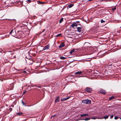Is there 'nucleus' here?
Wrapping results in <instances>:
<instances>
[{"instance_id":"1","label":"nucleus","mask_w":121,"mask_h":121,"mask_svg":"<svg viewBox=\"0 0 121 121\" xmlns=\"http://www.w3.org/2000/svg\"><path fill=\"white\" fill-rule=\"evenodd\" d=\"M91 101L88 99H86L82 101V102L86 104H89L91 103Z\"/></svg>"},{"instance_id":"2","label":"nucleus","mask_w":121,"mask_h":121,"mask_svg":"<svg viewBox=\"0 0 121 121\" xmlns=\"http://www.w3.org/2000/svg\"><path fill=\"white\" fill-rule=\"evenodd\" d=\"M77 23H79V22L78 21H76V22L74 23L73 24H72L70 26L71 28H74V27H76L78 25H80V24H78Z\"/></svg>"},{"instance_id":"3","label":"nucleus","mask_w":121,"mask_h":121,"mask_svg":"<svg viewBox=\"0 0 121 121\" xmlns=\"http://www.w3.org/2000/svg\"><path fill=\"white\" fill-rule=\"evenodd\" d=\"M92 90V89L89 87H86L85 90V91L86 92H90Z\"/></svg>"},{"instance_id":"4","label":"nucleus","mask_w":121,"mask_h":121,"mask_svg":"<svg viewBox=\"0 0 121 121\" xmlns=\"http://www.w3.org/2000/svg\"><path fill=\"white\" fill-rule=\"evenodd\" d=\"M99 92L100 93L104 94H105L106 93V91L105 90L102 89H100L99 91Z\"/></svg>"},{"instance_id":"5","label":"nucleus","mask_w":121,"mask_h":121,"mask_svg":"<svg viewBox=\"0 0 121 121\" xmlns=\"http://www.w3.org/2000/svg\"><path fill=\"white\" fill-rule=\"evenodd\" d=\"M17 33L16 32V31H11V32L10 33V34H11L13 36L15 35Z\"/></svg>"},{"instance_id":"6","label":"nucleus","mask_w":121,"mask_h":121,"mask_svg":"<svg viewBox=\"0 0 121 121\" xmlns=\"http://www.w3.org/2000/svg\"><path fill=\"white\" fill-rule=\"evenodd\" d=\"M49 45H48L45 46L44 47L43 49V50H45L46 49H49Z\"/></svg>"},{"instance_id":"7","label":"nucleus","mask_w":121,"mask_h":121,"mask_svg":"<svg viewBox=\"0 0 121 121\" xmlns=\"http://www.w3.org/2000/svg\"><path fill=\"white\" fill-rule=\"evenodd\" d=\"M65 45L64 43H63L62 42L60 44V45L59 47L60 48H61L65 46Z\"/></svg>"},{"instance_id":"8","label":"nucleus","mask_w":121,"mask_h":121,"mask_svg":"<svg viewBox=\"0 0 121 121\" xmlns=\"http://www.w3.org/2000/svg\"><path fill=\"white\" fill-rule=\"evenodd\" d=\"M71 97H68L66 98H63L61 99V100L62 101H65L67 99H69Z\"/></svg>"},{"instance_id":"9","label":"nucleus","mask_w":121,"mask_h":121,"mask_svg":"<svg viewBox=\"0 0 121 121\" xmlns=\"http://www.w3.org/2000/svg\"><path fill=\"white\" fill-rule=\"evenodd\" d=\"M59 97L58 96L56 98L55 101V103H57L59 102Z\"/></svg>"},{"instance_id":"10","label":"nucleus","mask_w":121,"mask_h":121,"mask_svg":"<svg viewBox=\"0 0 121 121\" xmlns=\"http://www.w3.org/2000/svg\"><path fill=\"white\" fill-rule=\"evenodd\" d=\"M82 72L81 71H78L75 73L74 74H82Z\"/></svg>"},{"instance_id":"11","label":"nucleus","mask_w":121,"mask_h":121,"mask_svg":"<svg viewBox=\"0 0 121 121\" xmlns=\"http://www.w3.org/2000/svg\"><path fill=\"white\" fill-rule=\"evenodd\" d=\"M115 98V97L113 96H112L111 97H110L109 98V100H111L112 99H114Z\"/></svg>"},{"instance_id":"12","label":"nucleus","mask_w":121,"mask_h":121,"mask_svg":"<svg viewBox=\"0 0 121 121\" xmlns=\"http://www.w3.org/2000/svg\"><path fill=\"white\" fill-rule=\"evenodd\" d=\"M109 116V115H106L104 117H103V118H104L105 119H107L108 118Z\"/></svg>"},{"instance_id":"13","label":"nucleus","mask_w":121,"mask_h":121,"mask_svg":"<svg viewBox=\"0 0 121 121\" xmlns=\"http://www.w3.org/2000/svg\"><path fill=\"white\" fill-rule=\"evenodd\" d=\"M80 115L81 116V117H82L86 116H88V115L87 114H84L81 115Z\"/></svg>"},{"instance_id":"14","label":"nucleus","mask_w":121,"mask_h":121,"mask_svg":"<svg viewBox=\"0 0 121 121\" xmlns=\"http://www.w3.org/2000/svg\"><path fill=\"white\" fill-rule=\"evenodd\" d=\"M75 50L74 49H73L72 50H71L70 52V54H72L73 53L74 51Z\"/></svg>"},{"instance_id":"15","label":"nucleus","mask_w":121,"mask_h":121,"mask_svg":"<svg viewBox=\"0 0 121 121\" xmlns=\"http://www.w3.org/2000/svg\"><path fill=\"white\" fill-rule=\"evenodd\" d=\"M82 27H78L77 28V29L78 30H80L82 29Z\"/></svg>"},{"instance_id":"16","label":"nucleus","mask_w":121,"mask_h":121,"mask_svg":"<svg viewBox=\"0 0 121 121\" xmlns=\"http://www.w3.org/2000/svg\"><path fill=\"white\" fill-rule=\"evenodd\" d=\"M60 59H61L65 60L66 59V58L63 56H61L60 57Z\"/></svg>"},{"instance_id":"17","label":"nucleus","mask_w":121,"mask_h":121,"mask_svg":"<svg viewBox=\"0 0 121 121\" xmlns=\"http://www.w3.org/2000/svg\"><path fill=\"white\" fill-rule=\"evenodd\" d=\"M63 20V18H62L59 21V23H61Z\"/></svg>"},{"instance_id":"18","label":"nucleus","mask_w":121,"mask_h":121,"mask_svg":"<svg viewBox=\"0 0 121 121\" xmlns=\"http://www.w3.org/2000/svg\"><path fill=\"white\" fill-rule=\"evenodd\" d=\"M74 5V4H70V5H69V6L68 7L70 8L72 7Z\"/></svg>"},{"instance_id":"19","label":"nucleus","mask_w":121,"mask_h":121,"mask_svg":"<svg viewBox=\"0 0 121 121\" xmlns=\"http://www.w3.org/2000/svg\"><path fill=\"white\" fill-rule=\"evenodd\" d=\"M90 118H86L84 119H83L82 120H84L86 121H88L90 120Z\"/></svg>"},{"instance_id":"20","label":"nucleus","mask_w":121,"mask_h":121,"mask_svg":"<svg viewBox=\"0 0 121 121\" xmlns=\"http://www.w3.org/2000/svg\"><path fill=\"white\" fill-rule=\"evenodd\" d=\"M112 10L113 11H114L116 9V7H114L113 8H112Z\"/></svg>"},{"instance_id":"21","label":"nucleus","mask_w":121,"mask_h":121,"mask_svg":"<svg viewBox=\"0 0 121 121\" xmlns=\"http://www.w3.org/2000/svg\"><path fill=\"white\" fill-rule=\"evenodd\" d=\"M82 31H76L77 32V33L78 35H80V34H79L78 33H80Z\"/></svg>"},{"instance_id":"22","label":"nucleus","mask_w":121,"mask_h":121,"mask_svg":"<svg viewBox=\"0 0 121 121\" xmlns=\"http://www.w3.org/2000/svg\"><path fill=\"white\" fill-rule=\"evenodd\" d=\"M22 103L23 105L25 106H26V104L25 102H24L23 100L22 101Z\"/></svg>"},{"instance_id":"23","label":"nucleus","mask_w":121,"mask_h":121,"mask_svg":"<svg viewBox=\"0 0 121 121\" xmlns=\"http://www.w3.org/2000/svg\"><path fill=\"white\" fill-rule=\"evenodd\" d=\"M62 34H58L57 35H56V37H59L60 36H61Z\"/></svg>"},{"instance_id":"24","label":"nucleus","mask_w":121,"mask_h":121,"mask_svg":"<svg viewBox=\"0 0 121 121\" xmlns=\"http://www.w3.org/2000/svg\"><path fill=\"white\" fill-rule=\"evenodd\" d=\"M8 52L9 53V55L10 54V55H11L12 54L13 55L14 54L13 53H12L11 52Z\"/></svg>"},{"instance_id":"25","label":"nucleus","mask_w":121,"mask_h":121,"mask_svg":"<svg viewBox=\"0 0 121 121\" xmlns=\"http://www.w3.org/2000/svg\"><path fill=\"white\" fill-rule=\"evenodd\" d=\"M105 22V21H104L103 19H101V23H103L104 22Z\"/></svg>"},{"instance_id":"26","label":"nucleus","mask_w":121,"mask_h":121,"mask_svg":"<svg viewBox=\"0 0 121 121\" xmlns=\"http://www.w3.org/2000/svg\"><path fill=\"white\" fill-rule=\"evenodd\" d=\"M97 118H96L95 117H92V118H90V119H96Z\"/></svg>"},{"instance_id":"27","label":"nucleus","mask_w":121,"mask_h":121,"mask_svg":"<svg viewBox=\"0 0 121 121\" xmlns=\"http://www.w3.org/2000/svg\"><path fill=\"white\" fill-rule=\"evenodd\" d=\"M31 0H27L26 2H28L29 3H30L31 2Z\"/></svg>"},{"instance_id":"28","label":"nucleus","mask_w":121,"mask_h":121,"mask_svg":"<svg viewBox=\"0 0 121 121\" xmlns=\"http://www.w3.org/2000/svg\"><path fill=\"white\" fill-rule=\"evenodd\" d=\"M119 118V117L117 116H115L114 117V119L115 120Z\"/></svg>"},{"instance_id":"29","label":"nucleus","mask_w":121,"mask_h":121,"mask_svg":"<svg viewBox=\"0 0 121 121\" xmlns=\"http://www.w3.org/2000/svg\"><path fill=\"white\" fill-rule=\"evenodd\" d=\"M17 114H18V115H22V113L19 112V113H17Z\"/></svg>"},{"instance_id":"30","label":"nucleus","mask_w":121,"mask_h":121,"mask_svg":"<svg viewBox=\"0 0 121 121\" xmlns=\"http://www.w3.org/2000/svg\"><path fill=\"white\" fill-rule=\"evenodd\" d=\"M12 108H9V110L10 111V112H11L12 111Z\"/></svg>"},{"instance_id":"31","label":"nucleus","mask_w":121,"mask_h":121,"mask_svg":"<svg viewBox=\"0 0 121 121\" xmlns=\"http://www.w3.org/2000/svg\"><path fill=\"white\" fill-rule=\"evenodd\" d=\"M113 115H112L111 116V117H110V118L111 119L112 118H113Z\"/></svg>"},{"instance_id":"32","label":"nucleus","mask_w":121,"mask_h":121,"mask_svg":"<svg viewBox=\"0 0 121 121\" xmlns=\"http://www.w3.org/2000/svg\"><path fill=\"white\" fill-rule=\"evenodd\" d=\"M99 118L101 119H103V117H99Z\"/></svg>"},{"instance_id":"33","label":"nucleus","mask_w":121,"mask_h":121,"mask_svg":"<svg viewBox=\"0 0 121 121\" xmlns=\"http://www.w3.org/2000/svg\"><path fill=\"white\" fill-rule=\"evenodd\" d=\"M117 31V32H121V31L119 30V31Z\"/></svg>"},{"instance_id":"34","label":"nucleus","mask_w":121,"mask_h":121,"mask_svg":"<svg viewBox=\"0 0 121 121\" xmlns=\"http://www.w3.org/2000/svg\"><path fill=\"white\" fill-rule=\"evenodd\" d=\"M56 115H53V116H52V117H54V116H56Z\"/></svg>"},{"instance_id":"35","label":"nucleus","mask_w":121,"mask_h":121,"mask_svg":"<svg viewBox=\"0 0 121 121\" xmlns=\"http://www.w3.org/2000/svg\"><path fill=\"white\" fill-rule=\"evenodd\" d=\"M88 43H85L84 45H85L86 44H88Z\"/></svg>"},{"instance_id":"36","label":"nucleus","mask_w":121,"mask_h":121,"mask_svg":"<svg viewBox=\"0 0 121 121\" xmlns=\"http://www.w3.org/2000/svg\"><path fill=\"white\" fill-rule=\"evenodd\" d=\"M26 72L25 71H23V73H26Z\"/></svg>"},{"instance_id":"37","label":"nucleus","mask_w":121,"mask_h":121,"mask_svg":"<svg viewBox=\"0 0 121 121\" xmlns=\"http://www.w3.org/2000/svg\"><path fill=\"white\" fill-rule=\"evenodd\" d=\"M13 57L14 58H16V56H13Z\"/></svg>"},{"instance_id":"38","label":"nucleus","mask_w":121,"mask_h":121,"mask_svg":"<svg viewBox=\"0 0 121 121\" xmlns=\"http://www.w3.org/2000/svg\"><path fill=\"white\" fill-rule=\"evenodd\" d=\"M82 30H85V29H84L82 27Z\"/></svg>"},{"instance_id":"39","label":"nucleus","mask_w":121,"mask_h":121,"mask_svg":"<svg viewBox=\"0 0 121 121\" xmlns=\"http://www.w3.org/2000/svg\"><path fill=\"white\" fill-rule=\"evenodd\" d=\"M37 87H40V88H41V87L40 86H37Z\"/></svg>"},{"instance_id":"40","label":"nucleus","mask_w":121,"mask_h":121,"mask_svg":"<svg viewBox=\"0 0 121 121\" xmlns=\"http://www.w3.org/2000/svg\"><path fill=\"white\" fill-rule=\"evenodd\" d=\"M77 76V77H81V76Z\"/></svg>"},{"instance_id":"41","label":"nucleus","mask_w":121,"mask_h":121,"mask_svg":"<svg viewBox=\"0 0 121 121\" xmlns=\"http://www.w3.org/2000/svg\"><path fill=\"white\" fill-rule=\"evenodd\" d=\"M98 118V119H100L99 118V117H98V118Z\"/></svg>"},{"instance_id":"42","label":"nucleus","mask_w":121,"mask_h":121,"mask_svg":"<svg viewBox=\"0 0 121 121\" xmlns=\"http://www.w3.org/2000/svg\"><path fill=\"white\" fill-rule=\"evenodd\" d=\"M13 20H14V21H16V20L15 19H13Z\"/></svg>"},{"instance_id":"43","label":"nucleus","mask_w":121,"mask_h":121,"mask_svg":"<svg viewBox=\"0 0 121 121\" xmlns=\"http://www.w3.org/2000/svg\"><path fill=\"white\" fill-rule=\"evenodd\" d=\"M19 32V31H17V33H18Z\"/></svg>"},{"instance_id":"44","label":"nucleus","mask_w":121,"mask_h":121,"mask_svg":"<svg viewBox=\"0 0 121 121\" xmlns=\"http://www.w3.org/2000/svg\"><path fill=\"white\" fill-rule=\"evenodd\" d=\"M109 66H111V65H109Z\"/></svg>"},{"instance_id":"45","label":"nucleus","mask_w":121,"mask_h":121,"mask_svg":"<svg viewBox=\"0 0 121 121\" xmlns=\"http://www.w3.org/2000/svg\"><path fill=\"white\" fill-rule=\"evenodd\" d=\"M45 30V29H43V30Z\"/></svg>"},{"instance_id":"46","label":"nucleus","mask_w":121,"mask_h":121,"mask_svg":"<svg viewBox=\"0 0 121 121\" xmlns=\"http://www.w3.org/2000/svg\"><path fill=\"white\" fill-rule=\"evenodd\" d=\"M11 57H12V58H13V57H12V56H11Z\"/></svg>"},{"instance_id":"47","label":"nucleus","mask_w":121,"mask_h":121,"mask_svg":"<svg viewBox=\"0 0 121 121\" xmlns=\"http://www.w3.org/2000/svg\"><path fill=\"white\" fill-rule=\"evenodd\" d=\"M120 28H121V26L120 27Z\"/></svg>"},{"instance_id":"48","label":"nucleus","mask_w":121,"mask_h":121,"mask_svg":"<svg viewBox=\"0 0 121 121\" xmlns=\"http://www.w3.org/2000/svg\"><path fill=\"white\" fill-rule=\"evenodd\" d=\"M12 30H13V29H12Z\"/></svg>"},{"instance_id":"49","label":"nucleus","mask_w":121,"mask_h":121,"mask_svg":"<svg viewBox=\"0 0 121 121\" xmlns=\"http://www.w3.org/2000/svg\"><path fill=\"white\" fill-rule=\"evenodd\" d=\"M43 32V31H42V32Z\"/></svg>"}]
</instances>
